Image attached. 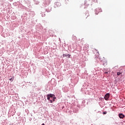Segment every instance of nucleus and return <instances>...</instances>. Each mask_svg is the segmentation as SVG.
<instances>
[{"instance_id":"nucleus-1","label":"nucleus","mask_w":125,"mask_h":125,"mask_svg":"<svg viewBox=\"0 0 125 125\" xmlns=\"http://www.w3.org/2000/svg\"><path fill=\"white\" fill-rule=\"evenodd\" d=\"M104 97L105 100H108V99H109V98L110 97V95L107 93L105 95Z\"/></svg>"},{"instance_id":"nucleus-6","label":"nucleus","mask_w":125,"mask_h":125,"mask_svg":"<svg viewBox=\"0 0 125 125\" xmlns=\"http://www.w3.org/2000/svg\"><path fill=\"white\" fill-rule=\"evenodd\" d=\"M46 97H47V100H49V101L50 100V97L48 96L47 95V96H46Z\"/></svg>"},{"instance_id":"nucleus-2","label":"nucleus","mask_w":125,"mask_h":125,"mask_svg":"<svg viewBox=\"0 0 125 125\" xmlns=\"http://www.w3.org/2000/svg\"><path fill=\"white\" fill-rule=\"evenodd\" d=\"M119 117L120 119H124V118H125V115L123 114L122 113H120L119 114Z\"/></svg>"},{"instance_id":"nucleus-3","label":"nucleus","mask_w":125,"mask_h":125,"mask_svg":"<svg viewBox=\"0 0 125 125\" xmlns=\"http://www.w3.org/2000/svg\"><path fill=\"white\" fill-rule=\"evenodd\" d=\"M62 56H63V57H66V56H68V58H70V57H71V55H70V54L67 55V54H64L62 55Z\"/></svg>"},{"instance_id":"nucleus-4","label":"nucleus","mask_w":125,"mask_h":125,"mask_svg":"<svg viewBox=\"0 0 125 125\" xmlns=\"http://www.w3.org/2000/svg\"><path fill=\"white\" fill-rule=\"evenodd\" d=\"M45 4H49L50 3V0H45Z\"/></svg>"},{"instance_id":"nucleus-11","label":"nucleus","mask_w":125,"mask_h":125,"mask_svg":"<svg viewBox=\"0 0 125 125\" xmlns=\"http://www.w3.org/2000/svg\"><path fill=\"white\" fill-rule=\"evenodd\" d=\"M73 37L74 38V39H77V37H76V36H73Z\"/></svg>"},{"instance_id":"nucleus-9","label":"nucleus","mask_w":125,"mask_h":125,"mask_svg":"<svg viewBox=\"0 0 125 125\" xmlns=\"http://www.w3.org/2000/svg\"><path fill=\"white\" fill-rule=\"evenodd\" d=\"M9 80L10 81H11V82H13V78H11Z\"/></svg>"},{"instance_id":"nucleus-12","label":"nucleus","mask_w":125,"mask_h":125,"mask_svg":"<svg viewBox=\"0 0 125 125\" xmlns=\"http://www.w3.org/2000/svg\"><path fill=\"white\" fill-rule=\"evenodd\" d=\"M103 114H104V115H105V114H107V112H103Z\"/></svg>"},{"instance_id":"nucleus-7","label":"nucleus","mask_w":125,"mask_h":125,"mask_svg":"<svg viewBox=\"0 0 125 125\" xmlns=\"http://www.w3.org/2000/svg\"><path fill=\"white\" fill-rule=\"evenodd\" d=\"M55 99H56V97H54L53 98V102H54V101H55Z\"/></svg>"},{"instance_id":"nucleus-13","label":"nucleus","mask_w":125,"mask_h":125,"mask_svg":"<svg viewBox=\"0 0 125 125\" xmlns=\"http://www.w3.org/2000/svg\"><path fill=\"white\" fill-rule=\"evenodd\" d=\"M105 74H108V72H105Z\"/></svg>"},{"instance_id":"nucleus-10","label":"nucleus","mask_w":125,"mask_h":125,"mask_svg":"<svg viewBox=\"0 0 125 125\" xmlns=\"http://www.w3.org/2000/svg\"><path fill=\"white\" fill-rule=\"evenodd\" d=\"M49 101L50 102V103H53V101L52 100H49Z\"/></svg>"},{"instance_id":"nucleus-5","label":"nucleus","mask_w":125,"mask_h":125,"mask_svg":"<svg viewBox=\"0 0 125 125\" xmlns=\"http://www.w3.org/2000/svg\"><path fill=\"white\" fill-rule=\"evenodd\" d=\"M48 96H49V97L50 98H52V97H53V96H55L54 94H49L48 95H47Z\"/></svg>"},{"instance_id":"nucleus-8","label":"nucleus","mask_w":125,"mask_h":125,"mask_svg":"<svg viewBox=\"0 0 125 125\" xmlns=\"http://www.w3.org/2000/svg\"><path fill=\"white\" fill-rule=\"evenodd\" d=\"M122 74V73L121 72H117V76H120V75H121Z\"/></svg>"}]
</instances>
